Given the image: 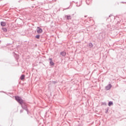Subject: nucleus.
Masks as SVG:
<instances>
[{"label":"nucleus","instance_id":"1a4fd4ad","mask_svg":"<svg viewBox=\"0 0 126 126\" xmlns=\"http://www.w3.org/2000/svg\"><path fill=\"white\" fill-rule=\"evenodd\" d=\"M24 78H25V75H21V77H20V79L21 80H23V79H24Z\"/></svg>","mask_w":126,"mask_h":126},{"label":"nucleus","instance_id":"9d476101","mask_svg":"<svg viewBox=\"0 0 126 126\" xmlns=\"http://www.w3.org/2000/svg\"><path fill=\"white\" fill-rule=\"evenodd\" d=\"M114 104V103H113V101H109V102H108V106H109V107H111V106H112V105H113Z\"/></svg>","mask_w":126,"mask_h":126},{"label":"nucleus","instance_id":"f3484780","mask_svg":"<svg viewBox=\"0 0 126 126\" xmlns=\"http://www.w3.org/2000/svg\"><path fill=\"white\" fill-rule=\"evenodd\" d=\"M20 113H23V110H20Z\"/></svg>","mask_w":126,"mask_h":126},{"label":"nucleus","instance_id":"ddd939ff","mask_svg":"<svg viewBox=\"0 0 126 126\" xmlns=\"http://www.w3.org/2000/svg\"><path fill=\"white\" fill-rule=\"evenodd\" d=\"M108 112H109V107H108V108H107V109H106L105 113H106V114H107V113H108Z\"/></svg>","mask_w":126,"mask_h":126},{"label":"nucleus","instance_id":"aec40b11","mask_svg":"<svg viewBox=\"0 0 126 126\" xmlns=\"http://www.w3.org/2000/svg\"><path fill=\"white\" fill-rule=\"evenodd\" d=\"M87 4H88V5H89V3H88L87 2Z\"/></svg>","mask_w":126,"mask_h":126},{"label":"nucleus","instance_id":"4be33fe9","mask_svg":"<svg viewBox=\"0 0 126 126\" xmlns=\"http://www.w3.org/2000/svg\"><path fill=\"white\" fill-rule=\"evenodd\" d=\"M56 82H56V81H54V83H56Z\"/></svg>","mask_w":126,"mask_h":126},{"label":"nucleus","instance_id":"a211bd4d","mask_svg":"<svg viewBox=\"0 0 126 126\" xmlns=\"http://www.w3.org/2000/svg\"><path fill=\"white\" fill-rule=\"evenodd\" d=\"M68 8H69V7H68V8H65L64 9H68Z\"/></svg>","mask_w":126,"mask_h":126},{"label":"nucleus","instance_id":"9b49d317","mask_svg":"<svg viewBox=\"0 0 126 126\" xmlns=\"http://www.w3.org/2000/svg\"><path fill=\"white\" fill-rule=\"evenodd\" d=\"M2 30H3V31L4 32H7V29L5 28H2Z\"/></svg>","mask_w":126,"mask_h":126},{"label":"nucleus","instance_id":"6e6552de","mask_svg":"<svg viewBox=\"0 0 126 126\" xmlns=\"http://www.w3.org/2000/svg\"><path fill=\"white\" fill-rule=\"evenodd\" d=\"M0 25H1V26L4 27L6 25V24L4 22H0Z\"/></svg>","mask_w":126,"mask_h":126},{"label":"nucleus","instance_id":"dca6fc26","mask_svg":"<svg viewBox=\"0 0 126 126\" xmlns=\"http://www.w3.org/2000/svg\"><path fill=\"white\" fill-rule=\"evenodd\" d=\"M111 16H112V17H113V18H115V17H114L113 16H112V15H109V17H111Z\"/></svg>","mask_w":126,"mask_h":126},{"label":"nucleus","instance_id":"0eeeda50","mask_svg":"<svg viewBox=\"0 0 126 126\" xmlns=\"http://www.w3.org/2000/svg\"><path fill=\"white\" fill-rule=\"evenodd\" d=\"M88 47H89V48H91L93 47V44H92V43L90 42L88 45Z\"/></svg>","mask_w":126,"mask_h":126},{"label":"nucleus","instance_id":"f257e3e1","mask_svg":"<svg viewBox=\"0 0 126 126\" xmlns=\"http://www.w3.org/2000/svg\"><path fill=\"white\" fill-rule=\"evenodd\" d=\"M15 100H16V101L19 103V104L21 105L22 109H23L24 110H25V111H26V112H27V114H29V110H28V108L27 107V105L25 103L23 102V99H22V98H21V97L18 96H16L15 97Z\"/></svg>","mask_w":126,"mask_h":126},{"label":"nucleus","instance_id":"f03ea898","mask_svg":"<svg viewBox=\"0 0 126 126\" xmlns=\"http://www.w3.org/2000/svg\"><path fill=\"white\" fill-rule=\"evenodd\" d=\"M36 31L38 34H41V33L43 32V30L39 27L37 28Z\"/></svg>","mask_w":126,"mask_h":126},{"label":"nucleus","instance_id":"423d86ee","mask_svg":"<svg viewBox=\"0 0 126 126\" xmlns=\"http://www.w3.org/2000/svg\"><path fill=\"white\" fill-rule=\"evenodd\" d=\"M49 61H50V65H52V66L54 65V62L52 61V58H49Z\"/></svg>","mask_w":126,"mask_h":126},{"label":"nucleus","instance_id":"f8f14e48","mask_svg":"<svg viewBox=\"0 0 126 126\" xmlns=\"http://www.w3.org/2000/svg\"><path fill=\"white\" fill-rule=\"evenodd\" d=\"M35 38H36V39H40V35H39V34L36 35L35 36Z\"/></svg>","mask_w":126,"mask_h":126},{"label":"nucleus","instance_id":"5701e85b","mask_svg":"<svg viewBox=\"0 0 126 126\" xmlns=\"http://www.w3.org/2000/svg\"><path fill=\"white\" fill-rule=\"evenodd\" d=\"M13 54H15V53H14V52H13Z\"/></svg>","mask_w":126,"mask_h":126},{"label":"nucleus","instance_id":"6ab92c4d","mask_svg":"<svg viewBox=\"0 0 126 126\" xmlns=\"http://www.w3.org/2000/svg\"><path fill=\"white\" fill-rule=\"evenodd\" d=\"M122 3H126V2H122Z\"/></svg>","mask_w":126,"mask_h":126},{"label":"nucleus","instance_id":"b1692460","mask_svg":"<svg viewBox=\"0 0 126 126\" xmlns=\"http://www.w3.org/2000/svg\"><path fill=\"white\" fill-rule=\"evenodd\" d=\"M18 2H20V1H19Z\"/></svg>","mask_w":126,"mask_h":126},{"label":"nucleus","instance_id":"7ed1b4c3","mask_svg":"<svg viewBox=\"0 0 126 126\" xmlns=\"http://www.w3.org/2000/svg\"><path fill=\"white\" fill-rule=\"evenodd\" d=\"M65 17H66V20H71L72 17L70 15H65Z\"/></svg>","mask_w":126,"mask_h":126},{"label":"nucleus","instance_id":"4468645a","mask_svg":"<svg viewBox=\"0 0 126 126\" xmlns=\"http://www.w3.org/2000/svg\"><path fill=\"white\" fill-rule=\"evenodd\" d=\"M102 105H104V106H106V105H107V103L106 102H102Z\"/></svg>","mask_w":126,"mask_h":126},{"label":"nucleus","instance_id":"20e7f679","mask_svg":"<svg viewBox=\"0 0 126 126\" xmlns=\"http://www.w3.org/2000/svg\"><path fill=\"white\" fill-rule=\"evenodd\" d=\"M112 88V85L111 84H109L107 86L105 87L106 90H110Z\"/></svg>","mask_w":126,"mask_h":126},{"label":"nucleus","instance_id":"412c9836","mask_svg":"<svg viewBox=\"0 0 126 126\" xmlns=\"http://www.w3.org/2000/svg\"><path fill=\"white\" fill-rule=\"evenodd\" d=\"M77 6H80V5H77Z\"/></svg>","mask_w":126,"mask_h":126},{"label":"nucleus","instance_id":"39448f33","mask_svg":"<svg viewBox=\"0 0 126 126\" xmlns=\"http://www.w3.org/2000/svg\"><path fill=\"white\" fill-rule=\"evenodd\" d=\"M60 55L62 56V57H64L65 56H66V53L64 51H62L60 52Z\"/></svg>","mask_w":126,"mask_h":126},{"label":"nucleus","instance_id":"2eb2a0df","mask_svg":"<svg viewBox=\"0 0 126 126\" xmlns=\"http://www.w3.org/2000/svg\"><path fill=\"white\" fill-rule=\"evenodd\" d=\"M19 56L18 55H16V59H19Z\"/></svg>","mask_w":126,"mask_h":126}]
</instances>
